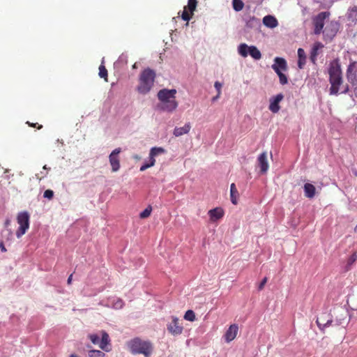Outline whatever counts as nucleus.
Returning <instances> with one entry per match:
<instances>
[{"label":"nucleus","mask_w":357,"mask_h":357,"mask_svg":"<svg viewBox=\"0 0 357 357\" xmlns=\"http://www.w3.org/2000/svg\"><path fill=\"white\" fill-rule=\"evenodd\" d=\"M42 127H43V126H42V125H38V126H37V128H38V129H40V128H42Z\"/></svg>","instance_id":"obj_51"},{"label":"nucleus","mask_w":357,"mask_h":357,"mask_svg":"<svg viewBox=\"0 0 357 357\" xmlns=\"http://www.w3.org/2000/svg\"><path fill=\"white\" fill-rule=\"evenodd\" d=\"M99 76L101 78H104L106 82H107V70L106 69L104 65H100L99 66Z\"/></svg>","instance_id":"obj_31"},{"label":"nucleus","mask_w":357,"mask_h":357,"mask_svg":"<svg viewBox=\"0 0 357 357\" xmlns=\"http://www.w3.org/2000/svg\"><path fill=\"white\" fill-rule=\"evenodd\" d=\"M258 165L260 167L261 172L264 174L268 169V163L267 160V153L266 152H263L258 157Z\"/></svg>","instance_id":"obj_14"},{"label":"nucleus","mask_w":357,"mask_h":357,"mask_svg":"<svg viewBox=\"0 0 357 357\" xmlns=\"http://www.w3.org/2000/svg\"><path fill=\"white\" fill-rule=\"evenodd\" d=\"M351 90L354 93V96L357 98V79L350 82Z\"/></svg>","instance_id":"obj_38"},{"label":"nucleus","mask_w":357,"mask_h":357,"mask_svg":"<svg viewBox=\"0 0 357 357\" xmlns=\"http://www.w3.org/2000/svg\"><path fill=\"white\" fill-rule=\"evenodd\" d=\"M132 67L133 68H136V64H134Z\"/></svg>","instance_id":"obj_53"},{"label":"nucleus","mask_w":357,"mask_h":357,"mask_svg":"<svg viewBox=\"0 0 357 357\" xmlns=\"http://www.w3.org/2000/svg\"><path fill=\"white\" fill-rule=\"evenodd\" d=\"M268 281V278L266 277H265L261 281V282L259 283V287H258V289L259 291L262 290L264 287V286L266 285V282Z\"/></svg>","instance_id":"obj_41"},{"label":"nucleus","mask_w":357,"mask_h":357,"mask_svg":"<svg viewBox=\"0 0 357 357\" xmlns=\"http://www.w3.org/2000/svg\"><path fill=\"white\" fill-rule=\"evenodd\" d=\"M305 196L307 198L312 199L316 194V188L315 187L309 183H307L303 186Z\"/></svg>","instance_id":"obj_19"},{"label":"nucleus","mask_w":357,"mask_h":357,"mask_svg":"<svg viewBox=\"0 0 357 357\" xmlns=\"http://www.w3.org/2000/svg\"><path fill=\"white\" fill-rule=\"evenodd\" d=\"M350 91V87L348 84L343 86V90L341 91L342 93H348Z\"/></svg>","instance_id":"obj_43"},{"label":"nucleus","mask_w":357,"mask_h":357,"mask_svg":"<svg viewBox=\"0 0 357 357\" xmlns=\"http://www.w3.org/2000/svg\"><path fill=\"white\" fill-rule=\"evenodd\" d=\"M214 86L216 89L218 93L219 94H221V89H222V84L220 82L217 81L215 82Z\"/></svg>","instance_id":"obj_42"},{"label":"nucleus","mask_w":357,"mask_h":357,"mask_svg":"<svg viewBox=\"0 0 357 357\" xmlns=\"http://www.w3.org/2000/svg\"><path fill=\"white\" fill-rule=\"evenodd\" d=\"M191 125L190 123H187L183 127H176L174 130L173 134L175 137H180L184 134H187L190 132Z\"/></svg>","instance_id":"obj_18"},{"label":"nucleus","mask_w":357,"mask_h":357,"mask_svg":"<svg viewBox=\"0 0 357 357\" xmlns=\"http://www.w3.org/2000/svg\"><path fill=\"white\" fill-rule=\"evenodd\" d=\"M9 222H10V221H9V220H6V227H8V226Z\"/></svg>","instance_id":"obj_50"},{"label":"nucleus","mask_w":357,"mask_h":357,"mask_svg":"<svg viewBox=\"0 0 357 357\" xmlns=\"http://www.w3.org/2000/svg\"><path fill=\"white\" fill-rule=\"evenodd\" d=\"M0 250L1 252H3L6 251V249L4 245V241H1L0 242Z\"/></svg>","instance_id":"obj_44"},{"label":"nucleus","mask_w":357,"mask_h":357,"mask_svg":"<svg viewBox=\"0 0 357 357\" xmlns=\"http://www.w3.org/2000/svg\"><path fill=\"white\" fill-rule=\"evenodd\" d=\"M354 231H357V225L356 226L355 229H354Z\"/></svg>","instance_id":"obj_52"},{"label":"nucleus","mask_w":357,"mask_h":357,"mask_svg":"<svg viewBox=\"0 0 357 357\" xmlns=\"http://www.w3.org/2000/svg\"><path fill=\"white\" fill-rule=\"evenodd\" d=\"M116 305L117 307H121L123 305L122 301H121V300L118 301L117 303H116Z\"/></svg>","instance_id":"obj_46"},{"label":"nucleus","mask_w":357,"mask_h":357,"mask_svg":"<svg viewBox=\"0 0 357 357\" xmlns=\"http://www.w3.org/2000/svg\"><path fill=\"white\" fill-rule=\"evenodd\" d=\"M332 319H328L326 322H324V320H322V317L318 318L316 321V323L321 330H324V328L329 326L332 323Z\"/></svg>","instance_id":"obj_26"},{"label":"nucleus","mask_w":357,"mask_h":357,"mask_svg":"<svg viewBox=\"0 0 357 357\" xmlns=\"http://www.w3.org/2000/svg\"><path fill=\"white\" fill-rule=\"evenodd\" d=\"M29 214L26 212H24V234L29 228Z\"/></svg>","instance_id":"obj_39"},{"label":"nucleus","mask_w":357,"mask_h":357,"mask_svg":"<svg viewBox=\"0 0 357 357\" xmlns=\"http://www.w3.org/2000/svg\"><path fill=\"white\" fill-rule=\"evenodd\" d=\"M275 73H277V75L279 77L280 83L281 84L284 85V84H287V82H288L287 77L284 73H282V72L281 70H278V69H275Z\"/></svg>","instance_id":"obj_30"},{"label":"nucleus","mask_w":357,"mask_h":357,"mask_svg":"<svg viewBox=\"0 0 357 357\" xmlns=\"http://www.w3.org/2000/svg\"><path fill=\"white\" fill-rule=\"evenodd\" d=\"M152 211L151 206H149L142 212L140 213L139 217L142 219L146 218L150 216Z\"/></svg>","instance_id":"obj_34"},{"label":"nucleus","mask_w":357,"mask_h":357,"mask_svg":"<svg viewBox=\"0 0 357 357\" xmlns=\"http://www.w3.org/2000/svg\"><path fill=\"white\" fill-rule=\"evenodd\" d=\"M232 3L236 11H240L243 8L244 3L241 0H233Z\"/></svg>","instance_id":"obj_32"},{"label":"nucleus","mask_w":357,"mask_h":357,"mask_svg":"<svg viewBox=\"0 0 357 357\" xmlns=\"http://www.w3.org/2000/svg\"><path fill=\"white\" fill-rule=\"evenodd\" d=\"M26 123L28 124L29 126H31L33 128H36V125H38V123H31L29 121H27Z\"/></svg>","instance_id":"obj_47"},{"label":"nucleus","mask_w":357,"mask_h":357,"mask_svg":"<svg viewBox=\"0 0 357 357\" xmlns=\"http://www.w3.org/2000/svg\"><path fill=\"white\" fill-rule=\"evenodd\" d=\"M264 24L269 28H275L278 26L277 19L272 15H266L263 18Z\"/></svg>","instance_id":"obj_20"},{"label":"nucleus","mask_w":357,"mask_h":357,"mask_svg":"<svg viewBox=\"0 0 357 357\" xmlns=\"http://www.w3.org/2000/svg\"><path fill=\"white\" fill-rule=\"evenodd\" d=\"M210 219L212 222H215L221 219L224 215V211L221 208H215L208 211Z\"/></svg>","instance_id":"obj_17"},{"label":"nucleus","mask_w":357,"mask_h":357,"mask_svg":"<svg viewBox=\"0 0 357 357\" xmlns=\"http://www.w3.org/2000/svg\"><path fill=\"white\" fill-rule=\"evenodd\" d=\"M323 47L324 45L319 42H317L314 44L310 56V59L313 63H315L316 62L317 56L318 54V50L322 48Z\"/></svg>","instance_id":"obj_22"},{"label":"nucleus","mask_w":357,"mask_h":357,"mask_svg":"<svg viewBox=\"0 0 357 357\" xmlns=\"http://www.w3.org/2000/svg\"><path fill=\"white\" fill-rule=\"evenodd\" d=\"M176 93L177 91L175 89H160L157 93V97L159 100L157 108L160 111L168 113L174 112L178 106V102L176 97Z\"/></svg>","instance_id":"obj_1"},{"label":"nucleus","mask_w":357,"mask_h":357,"mask_svg":"<svg viewBox=\"0 0 357 357\" xmlns=\"http://www.w3.org/2000/svg\"><path fill=\"white\" fill-rule=\"evenodd\" d=\"M121 152V148H116L109 155V164L112 167V171L116 172L121 167L119 154Z\"/></svg>","instance_id":"obj_8"},{"label":"nucleus","mask_w":357,"mask_h":357,"mask_svg":"<svg viewBox=\"0 0 357 357\" xmlns=\"http://www.w3.org/2000/svg\"><path fill=\"white\" fill-rule=\"evenodd\" d=\"M72 279H73V275L71 274V275L68 277V280H67V283H68V284H71V282H72Z\"/></svg>","instance_id":"obj_45"},{"label":"nucleus","mask_w":357,"mask_h":357,"mask_svg":"<svg viewBox=\"0 0 357 357\" xmlns=\"http://www.w3.org/2000/svg\"><path fill=\"white\" fill-rule=\"evenodd\" d=\"M89 357H105V354L99 350H91L89 351Z\"/></svg>","instance_id":"obj_35"},{"label":"nucleus","mask_w":357,"mask_h":357,"mask_svg":"<svg viewBox=\"0 0 357 357\" xmlns=\"http://www.w3.org/2000/svg\"><path fill=\"white\" fill-rule=\"evenodd\" d=\"M165 150L162 147H153L151 149L149 153V162L144 163L140 167V171L144 172L146 169L153 167L155 165V157L159 154L164 153Z\"/></svg>","instance_id":"obj_7"},{"label":"nucleus","mask_w":357,"mask_h":357,"mask_svg":"<svg viewBox=\"0 0 357 357\" xmlns=\"http://www.w3.org/2000/svg\"><path fill=\"white\" fill-rule=\"evenodd\" d=\"M197 5V0H188L187 9L189 10L191 15H193V12L195 10Z\"/></svg>","instance_id":"obj_29"},{"label":"nucleus","mask_w":357,"mask_h":357,"mask_svg":"<svg viewBox=\"0 0 357 357\" xmlns=\"http://www.w3.org/2000/svg\"><path fill=\"white\" fill-rule=\"evenodd\" d=\"M168 331L173 335H178L182 333L183 326L179 324V319L173 317L172 322L167 325Z\"/></svg>","instance_id":"obj_10"},{"label":"nucleus","mask_w":357,"mask_h":357,"mask_svg":"<svg viewBox=\"0 0 357 357\" xmlns=\"http://www.w3.org/2000/svg\"><path fill=\"white\" fill-rule=\"evenodd\" d=\"M43 197L48 199H52L54 197V192L52 190H46L44 192Z\"/></svg>","instance_id":"obj_40"},{"label":"nucleus","mask_w":357,"mask_h":357,"mask_svg":"<svg viewBox=\"0 0 357 357\" xmlns=\"http://www.w3.org/2000/svg\"><path fill=\"white\" fill-rule=\"evenodd\" d=\"M220 96V94H219V93H218L217 96H215V97H213V98H212V100H213V101H215L217 99H218V98H219Z\"/></svg>","instance_id":"obj_48"},{"label":"nucleus","mask_w":357,"mask_h":357,"mask_svg":"<svg viewBox=\"0 0 357 357\" xmlns=\"http://www.w3.org/2000/svg\"><path fill=\"white\" fill-rule=\"evenodd\" d=\"M100 333L102 338L100 342V348L104 351H109V349L108 348V346L110 342L109 335L105 331H101Z\"/></svg>","instance_id":"obj_16"},{"label":"nucleus","mask_w":357,"mask_h":357,"mask_svg":"<svg viewBox=\"0 0 357 357\" xmlns=\"http://www.w3.org/2000/svg\"><path fill=\"white\" fill-rule=\"evenodd\" d=\"M2 236L4 238L5 242H8L12 238H13V234L9 229H6L2 231Z\"/></svg>","instance_id":"obj_28"},{"label":"nucleus","mask_w":357,"mask_h":357,"mask_svg":"<svg viewBox=\"0 0 357 357\" xmlns=\"http://www.w3.org/2000/svg\"><path fill=\"white\" fill-rule=\"evenodd\" d=\"M357 261V254L356 252H354L347 260V264L344 266V271H349L351 270V266L356 263Z\"/></svg>","instance_id":"obj_25"},{"label":"nucleus","mask_w":357,"mask_h":357,"mask_svg":"<svg viewBox=\"0 0 357 357\" xmlns=\"http://www.w3.org/2000/svg\"><path fill=\"white\" fill-rule=\"evenodd\" d=\"M260 26H261L260 20L255 17H250L246 22V24H245V27L247 29H257L260 27Z\"/></svg>","instance_id":"obj_21"},{"label":"nucleus","mask_w":357,"mask_h":357,"mask_svg":"<svg viewBox=\"0 0 357 357\" xmlns=\"http://www.w3.org/2000/svg\"><path fill=\"white\" fill-rule=\"evenodd\" d=\"M155 78V73L153 70L150 68L144 70L139 77L137 91L141 94L148 93L153 86Z\"/></svg>","instance_id":"obj_4"},{"label":"nucleus","mask_w":357,"mask_h":357,"mask_svg":"<svg viewBox=\"0 0 357 357\" xmlns=\"http://www.w3.org/2000/svg\"><path fill=\"white\" fill-rule=\"evenodd\" d=\"M238 331V326L236 324H231L229 328L227 330L224 335L225 340L227 342H230L232 340H234L237 334Z\"/></svg>","instance_id":"obj_13"},{"label":"nucleus","mask_w":357,"mask_h":357,"mask_svg":"<svg viewBox=\"0 0 357 357\" xmlns=\"http://www.w3.org/2000/svg\"><path fill=\"white\" fill-rule=\"evenodd\" d=\"M329 16L330 13L324 11L319 13L312 19L314 34L319 35L322 33L324 31V21L326 18L329 17Z\"/></svg>","instance_id":"obj_6"},{"label":"nucleus","mask_w":357,"mask_h":357,"mask_svg":"<svg viewBox=\"0 0 357 357\" xmlns=\"http://www.w3.org/2000/svg\"><path fill=\"white\" fill-rule=\"evenodd\" d=\"M339 25L337 22L331 21L327 24L322 33L324 37L329 40H331L338 31Z\"/></svg>","instance_id":"obj_9"},{"label":"nucleus","mask_w":357,"mask_h":357,"mask_svg":"<svg viewBox=\"0 0 357 357\" xmlns=\"http://www.w3.org/2000/svg\"><path fill=\"white\" fill-rule=\"evenodd\" d=\"M298 66L300 69H303L306 63V54L303 49L298 50Z\"/></svg>","instance_id":"obj_24"},{"label":"nucleus","mask_w":357,"mask_h":357,"mask_svg":"<svg viewBox=\"0 0 357 357\" xmlns=\"http://www.w3.org/2000/svg\"><path fill=\"white\" fill-rule=\"evenodd\" d=\"M347 79L349 82L357 79V61H351L346 71Z\"/></svg>","instance_id":"obj_11"},{"label":"nucleus","mask_w":357,"mask_h":357,"mask_svg":"<svg viewBox=\"0 0 357 357\" xmlns=\"http://www.w3.org/2000/svg\"><path fill=\"white\" fill-rule=\"evenodd\" d=\"M89 338L94 344H98L100 346V337L99 335L97 334H90L89 335Z\"/></svg>","instance_id":"obj_36"},{"label":"nucleus","mask_w":357,"mask_h":357,"mask_svg":"<svg viewBox=\"0 0 357 357\" xmlns=\"http://www.w3.org/2000/svg\"><path fill=\"white\" fill-rule=\"evenodd\" d=\"M17 222L19 224V227L16 232V235L19 238V237H20L21 234H22V212H20L17 214Z\"/></svg>","instance_id":"obj_27"},{"label":"nucleus","mask_w":357,"mask_h":357,"mask_svg":"<svg viewBox=\"0 0 357 357\" xmlns=\"http://www.w3.org/2000/svg\"><path fill=\"white\" fill-rule=\"evenodd\" d=\"M192 15H191V13H188V11L187 10V7H184V10L182 13V15H181V17L182 19L184 20V21H187L188 22L191 17H192Z\"/></svg>","instance_id":"obj_37"},{"label":"nucleus","mask_w":357,"mask_h":357,"mask_svg":"<svg viewBox=\"0 0 357 357\" xmlns=\"http://www.w3.org/2000/svg\"><path fill=\"white\" fill-rule=\"evenodd\" d=\"M284 96L279 93L270 99V105L268 109L273 113H278L280 109L279 103L283 100Z\"/></svg>","instance_id":"obj_12"},{"label":"nucleus","mask_w":357,"mask_h":357,"mask_svg":"<svg viewBox=\"0 0 357 357\" xmlns=\"http://www.w3.org/2000/svg\"><path fill=\"white\" fill-rule=\"evenodd\" d=\"M328 75L331 84L330 94L337 96L339 94L340 86L343 84L342 72L338 59H335L330 62Z\"/></svg>","instance_id":"obj_2"},{"label":"nucleus","mask_w":357,"mask_h":357,"mask_svg":"<svg viewBox=\"0 0 357 357\" xmlns=\"http://www.w3.org/2000/svg\"><path fill=\"white\" fill-rule=\"evenodd\" d=\"M184 319L185 320H188V321H194L195 320V312L192 310H188L185 313Z\"/></svg>","instance_id":"obj_33"},{"label":"nucleus","mask_w":357,"mask_h":357,"mask_svg":"<svg viewBox=\"0 0 357 357\" xmlns=\"http://www.w3.org/2000/svg\"><path fill=\"white\" fill-rule=\"evenodd\" d=\"M239 194L236 187L235 183H231L230 185V198L231 202L233 204L236 205L238 204V198Z\"/></svg>","instance_id":"obj_23"},{"label":"nucleus","mask_w":357,"mask_h":357,"mask_svg":"<svg viewBox=\"0 0 357 357\" xmlns=\"http://www.w3.org/2000/svg\"><path fill=\"white\" fill-rule=\"evenodd\" d=\"M69 357H78L77 355L73 354Z\"/></svg>","instance_id":"obj_49"},{"label":"nucleus","mask_w":357,"mask_h":357,"mask_svg":"<svg viewBox=\"0 0 357 357\" xmlns=\"http://www.w3.org/2000/svg\"><path fill=\"white\" fill-rule=\"evenodd\" d=\"M238 52L243 57H247L250 54L254 59L259 60L261 58V52L254 45L248 46L245 43H241L238 47Z\"/></svg>","instance_id":"obj_5"},{"label":"nucleus","mask_w":357,"mask_h":357,"mask_svg":"<svg viewBox=\"0 0 357 357\" xmlns=\"http://www.w3.org/2000/svg\"><path fill=\"white\" fill-rule=\"evenodd\" d=\"M274 64L272 65V68L275 72V69L278 70L286 71L287 69V61L284 59L280 57H276L274 59Z\"/></svg>","instance_id":"obj_15"},{"label":"nucleus","mask_w":357,"mask_h":357,"mask_svg":"<svg viewBox=\"0 0 357 357\" xmlns=\"http://www.w3.org/2000/svg\"><path fill=\"white\" fill-rule=\"evenodd\" d=\"M130 352L134 354H142L145 357H150L153 352V345L149 340H143L135 337L128 342Z\"/></svg>","instance_id":"obj_3"}]
</instances>
